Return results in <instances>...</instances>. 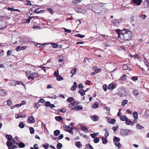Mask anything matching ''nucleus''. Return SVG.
Wrapping results in <instances>:
<instances>
[{"label": "nucleus", "mask_w": 149, "mask_h": 149, "mask_svg": "<svg viewBox=\"0 0 149 149\" xmlns=\"http://www.w3.org/2000/svg\"><path fill=\"white\" fill-rule=\"evenodd\" d=\"M121 39L124 40H128L132 37V33L131 31L124 29L121 31Z\"/></svg>", "instance_id": "f257e3e1"}, {"label": "nucleus", "mask_w": 149, "mask_h": 149, "mask_svg": "<svg viewBox=\"0 0 149 149\" xmlns=\"http://www.w3.org/2000/svg\"><path fill=\"white\" fill-rule=\"evenodd\" d=\"M49 44L50 45V46H53V47H58V45L57 43H34V45H36L37 47H39L38 45L39 46L42 45V46H49Z\"/></svg>", "instance_id": "f03ea898"}, {"label": "nucleus", "mask_w": 149, "mask_h": 149, "mask_svg": "<svg viewBox=\"0 0 149 149\" xmlns=\"http://www.w3.org/2000/svg\"><path fill=\"white\" fill-rule=\"evenodd\" d=\"M100 6L98 4H95L92 6V10L95 13H99L100 11Z\"/></svg>", "instance_id": "7ed1b4c3"}, {"label": "nucleus", "mask_w": 149, "mask_h": 149, "mask_svg": "<svg viewBox=\"0 0 149 149\" xmlns=\"http://www.w3.org/2000/svg\"><path fill=\"white\" fill-rule=\"evenodd\" d=\"M131 132V131L127 129H121L120 131V134L123 136H126Z\"/></svg>", "instance_id": "20e7f679"}, {"label": "nucleus", "mask_w": 149, "mask_h": 149, "mask_svg": "<svg viewBox=\"0 0 149 149\" xmlns=\"http://www.w3.org/2000/svg\"><path fill=\"white\" fill-rule=\"evenodd\" d=\"M20 83V81H15L14 80H12L10 81V84L12 86H15L19 84Z\"/></svg>", "instance_id": "39448f33"}, {"label": "nucleus", "mask_w": 149, "mask_h": 149, "mask_svg": "<svg viewBox=\"0 0 149 149\" xmlns=\"http://www.w3.org/2000/svg\"><path fill=\"white\" fill-rule=\"evenodd\" d=\"M132 116L133 117L134 119V123H136L137 122V120L138 119V113L136 112H134Z\"/></svg>", "instance_id": "423d86ee"}, {"label": "nucleus", "mask_w": 149, "mask_h": 149, "mask_svg": "<svg viewBox=\"0 0 149 149\" xmlns=\"http://www.w3.org/2000/svg\"><path fill=\"white\" fill-rule=\"evenodd\" d=\"M77 102H74L70 104L69 107L71 109H74L75 108V105H77Z\"/></svg>", "instance_id": "0eeeda50"}, {"label": "nucleus", "mask_w": 149, "mask_h": 149, "mask_svg": "<svg viewBox=\"0 0 149 149\" xmlns=\"http://www.w3.org/2000/svg\"><path fill=\"white\" fill-rule=\"evenodd\" d=\"M108 123L110 124H114L116 121V120L114 118L111 119L110 118L107 117Z\"/></svg>", "instance_id": "6e6552de"}, {"label": "nucleus", "mask_w": 149, "mask_h": 149, "mask_svg": "<svg viewBox=\"0 0 149 149\" xmlns=\"http://www.w3.org/2000/svg\"><path fill=\"white\" fill-rule=\"evenodd\" d=\"M27 121L30 123H33L35 122V120L33 117H29L28 118Z\"/></svg>", "instance_id": "1a4fd4ad"}, {"label": "nucleus", "mask_w": 149, "mask_h": 149, "mask_svg": "<svg viewBox=\"0 0 149 149\" xmlns=\"http://www.w3.org/2000/svg\"><path fill=\"white\" fill-rule=\"evenodd\" d=\"M133 2L137 6H139L142 2V0H132Z\"/></svg>", "instance_id": "9d476101"}, {"label": "nucleus", "mask_w": 149, "mask_h": 149, "mask_svg": "<svg viewBox=\"0 0 149 149\" xmlns=\"http://www.w3.org/2000/svg\"><path fill=\"white\" fill-rule=\"evenodd\" d=\"M134 122L131 121L130 120L127 119L126 120V124L127 125H133L134 124Z\"/></svg>", "instance_id": "9b49d317"}, {"label": "nucleus", "mask_w": 149, "mask_h": 149, "mask_svg": "<svg viewBox=\"0 0 149 149\" xmlns=\"http://www.w3.org/2000/svg\"><path fill=\"white\" fill-rule=\"evenodd\" d=\"M77 87V85L75 82H74V84L70 88V89L71 91H74L76 89V88Z\"/></svg>", "instance_id": "f8f14e48"}, {"label": "nucleus", "mask_w": 149, "mask_h": 149, "mask_svg": "<svg viewBox=\"0 0 149 149\" xmlns=\"http://www.w3.org/2000/svg\"><path fill=\"white\" fill-rule=\"evenodd\" d=\"M115 31L118 35V39H120V38H121V31L119 29H116V30H115Z\"/></svg>", "instance_id": "ddd939ff"}, {"label": "nucleus", "mask_w": 149, "mask_h": 149, "mask_svg": "<svg viewBox=\"0 0 149 149\" xmlns=\"http://www.w3.org/2000/svg\"><path fill=\"white\" fill-rule=\"evenodd\" d=\"M143 64L144 65V68H142L143 70L145 71L146 70H148L149 68V67L147 64H146L145 62H143Z\"/></svg>", "instance_id": "4468645a"}, {"label": "nucleus", "mask_w": 149, "mask_h": 149, "mask_svg": "<svg viewBox=\"0 0 149 149\" xmlns=\"http://www.w3.org/2000/svg\"><path fill=\"white\" fill-rule=\"evenodd\" d=\"M112 22L115 25L117 26H118L119 24V20H112Z\"/></svg>", "instance_id": "2eb2a0df"}, {"label": "nucleus", "mask_w": 149, "mask_h": 149, "mask_svg": "<svg viewBox=\"0 0 149 149\" xmlns=\"http://www.w3.org/2000/svg\"><path fill=\"white\" fill-rule=\"evenodd\" d=\"M39 9V8H37L33 12V13H36L37 14H39V13H44V10H40V11H38V10Z\"/></svg>", "instance_id": "dca6fc26"}, {"label": "nucleus", "mask_w": 149, "mask_h": 149, "mask_svg": "<svg viewBox=\"0 0 149 149\" xmlns=\"http://www.w3.org/2000/svg\"><path fill=\"white\" fill-rule=\"evenodd\" d=\"M91 119L94 121H97L98 120V116L96 115H94L91 117Z\"/></svg>", "instance_id": "f3484780"}, {"label": "nucleus", "mask_w": 149, "mask_h": 149, "mask_svg": "<svg viewBox=\"0 0 149 149\" xmlns=\"http://www.w3.org/2000/svg\"><path fill=\"white\" fill-rule=\"evenodd\" d=\"M70 72L72 74L71 77H72L74 75V74H76V68H75L71 70L70 71Z\"/></svg>", "instance_id": "a211bd4d"}, {"label": "nucleus", "mask_w": 149, "mask_h": 149, "mask_svg": "<svg viewBox=\"0 0 149 149\" xmlns=\"http://www.w3.org/2000/svg\"><path fill=\"white\" fill-rule=\"evenodd\" d=\"M132 94L136 96H138L139 94V91L138 90H136L133 92Z\"/></svg>", "instance_id": "6ab92c4d"}, {"label": "nucleus", "mask_w": 149, "mask_h": 149, "mask_svg": "<svg viewBox=\"0 0 149 149\" xmlns=\"http://www.w3.org/2000/svg\"><path fill=\"white\" fill-rule=\"evenodd\" d=\"M78 93L81 94V96L84 95H85V91L84 90L80 89L79 90Z\"/></svg>", "instance_id": "aec40b11"}, {"label": "nucleus", "mask_w": 149, "mask_h": 149, "mask_svg": "<svg viewBox=\"0 0 149 149\" xmlns=\"http://www.w3.org/2000/svg\"><path fill=\"white\" fill-rule=\"evenodd\" d=\"M98 103L97 102H95L93 104L92 108L93 109L97 108L98 107Z\"/></svg>", "instance_id": "412c9836"}, {"label": "nucleus", "mask_w": 149, "mask_h": 149, "mask_svg": "<svg viewBox=\"0 0 149 149\" xmlns=\"http://www.w3.org/2000/svg\"><path fill=\"white\" fill-rule=\"evenodd\" d=\"M143 4L145 5L143 6L144 8H146L148 7L149 6V2L146 0V1H144L143 3Z\"/></svg>", "instance_id": "4be33fe9"}, {"label": "nucleus", "mask_w": 149, "mask_h": 149, "mask_svg": "<svg viewBox=\"0 0 149 149\" xmlns=\"http://www.w3.org/2000/svg\"><path fill=\"white\" fill-rule=\"evenodd\" d=\"M128 119L127 117L123 115L120 116V119L122 121H125Z\"/></svg>", "instance_id": "5701e85b"}, {"label": "nucleus", "mask_w": 149, "mask_h": 149, "mask_svg": "<svg viewBox=\"0 0 149 149\" xmlns=\"http://www.w3.org/2000/svg\"><path fill=\"white\" fill-rule=\"evenodd\" d=\"M19 141L18 137L17 136L15 137L13 139V142L14 143H16L17 144V142L18 141Z\"/></svg>", "instance_id": "b1692460"}, {"label": "nucleus", "mask_w": 149, "mask_h": 149, "mask_svg": "<svg viewBox=\"0 0 149 149\" xmlns=\"http://www.w3.org/2000/svg\"><path fill=\"white\" fill-rule=\"evenodd\" d=\"M55 119L57 121H60L62 120L63 118L61 116H56L55 117Z\"/></svg>", "instance_id": "393cba45"}, {"label": "nucleus", "mask_w": 149, "mask_h": 149, "mask_svg": "<svg viewBox=\"0 0 149 149\" xmlns=\"http://www.w3.org/2000/svg\"><path fill=\"white\" fill-rule=\"evenodd\" d=\"M26 47H17L16 50L18 51H19L21 50H25Z\"/></svg>", "instance_id": "a878e982"}, {"label": "nucleus", "mask_w": 149, "mask_h": 149, "mask_svg": "<svg viewBox=\"0 0 149 149\" xmlns=\"http://www.w3.org/2000/svg\"><path fill=\"white\" fill-rule=\"evenodd\" d=\"M75 145L77 148H80L82 146L81 144V143L79 141L76 142L75 143Z\"/></svg>", "instance_id": "bb28decb"}, {"label": "nucleus", "mask_w": 149, "mask_h": 149, "mask_svg": "<svg viewBox=\"0 0 149 149\" xmlns=\"http://www.w3.org/2000/svg\"><path fill=\"white\" fill-rule=\"evenodd\" d=\"M82 0H74L72 1V3L74 4H76L81 2Z\"/></svg>", "instance_id": "cd10ccee"}, {"label": "nucleus", "mask_w": 149, "mask_h": 149, "mask_svg": "<svg viewBox=\"0 0 149 149\" xmlns=\"http://www.w3.org/2000/svg\"><path fill=\"white\" fill-rule=\"evenodd\" d=\"M114 84H110L108 87V88L109 90H111L113 89L114 88Z\"/></svg>", "instance_id": "c85d7f7f"}, {"label": "nucleus", "mask_w": 149, "mask_h": 149, "mask_svg": "<svg viewBox=\"0 0 149 149\" xmlns=\"http://www.w3.org/2000/svg\"><path fill=\"white\" fill-rule=\"evenodd\" d=\"M6 138L7 139L8 141H11L12 138L11 135L7 134L6 136Z\"/></svg>", "instance_id": "c756f323"}, {"label": "nucleus", "mask_w": 149, "mask_h": 149, "mask_svg": "<svg viewBox=\"0 0 149 149\" xmlns=\"http://www.w3.org/2000/svg\"><path fill=\"white\" fill-rule=\"evenodd\" d=\"M63 78L61 77V76L60 75H58L56 77V79L57 81H61L63 80Z\"/></svg>", "instance_id": "7c9ffc66"}, {"label": "nucleus", "mask_w": 149, "mask_h": 149, "mask_svg": "<svg viewBox=\"0 0 149 149\" xmlns=\"http://www.w3.org/2000/svg\"><path fill=\"white\" fill-rule=\"evenodd\" d=\"M136 127L137 129L139 130L142 129L144 128L143 127L140 125V124L138 123L136 124Z\"/></svg>", "instance_id": "2f4dec72"}, {"label": "nucleus", "mask_w": 149, "mask_h": 149, "mask_svg": "<svg viewBox=\"0 0 149 149\" xmlns=\"http://www.w3.org/2000/svg\"><path fill=\"white\" fill-rule=\"evenodd\" d=\"M114 144L115 146H116L119 149L121 147V144L119 142H116L114 143Z\"/></svg>", "instance_id": "473e14b6"}, {"label": "nucleus", "mask_w": 149, "mask_h": 149, "mask_svg": "<svg viewBox=\"0 0 149 149\" xmlns=\"http://www.w3.org/2000/svg\"><path fill=\"white\" fill-rule=\"evenodd\" d=\"M12 144L13 143L10 141H8L6 143V145L8 147L11 146Z\"/></svg>", "instance_id": "72a5a7b5"}, {"label": "nucleus", "mask_w": 149, "mask_h": 149, "mask_svg": "<svg viewBox=\"0 0 149 149\" xmlns=\"http://www.w3.org/2000/svg\"><path fill=\"white\" fill-rule=\"evenodd\" d=\"M74 99L73 97H70L68 98L67 99V101L69 102H70L74 101Z\"/></svg>", "instance_id": "f704fd0d"}, {"label": "nucleus", "mask_w": 149, "mask_h": 149, "mask_svg": "<svg viewBox=\"0 0 149 149\" xmlns=\"http://www.w3.org/2000/svg\"><path fill=\"white\" fill-rule=\"evenodd\" d=\"M59 61L60 62H62L64 61L63 57L62 55H60L58 57Z\"/></svg>", "instance_id": "c9c22d12"}, {"label": "nucleus", "mask_w": 149, "mask_h": 149, "mask_svg": "<svg viewBox=\"0 0 149 149\" xmlns=\"http://www.w3.org/2000/svg\"><path fill=\"white\" fill-rule=\"evenodd\" d=\"M102 142L103 144H106L107 142V140L104 138V137L102 138Z\"/></svg>", "instance_id": "e433bc0d"}, {"label": "nucleus", "mask_w": 149, "mask_h": 149, "mask_svg": "<svg viewBox=\"0 0 149 149\" xmlns=\"http://www.w3.org/2000/svg\"><path fill=\"white\" fill-rule=\"evenodd\" d=\"M19 127L21 128H23L24 127V124L23 123L21 122L20 123L19 125Z\"/></svg>", "instance_id": "4c0bfd02"}, {"label": "nucleus", "mask_w": 149, "mask_h": 149, "mask_svg": "<svg viewBox=\"0 0 149 149\" xmlns=\"http://www.w3.org/2000/svg\"><path fill=\"white\" fill-rule=\"evenodd\" d=\"M120 140V138L116 136H115L113 138V141L116 142H119Z\"/></svg>", "instance_id": "58836bf2"}, {"label": "nucleus", "mask_w": 149, "mask_h": 149, "mask_svg": "<svg viewBox=\"0 0 149 149\" xmlns=\"http://www.w3.org/2000/svg\"><path fill=\"white\" fill-rule=\"evenodd\" d=\"M83 109V107L79 105L77 107L75 108V109L77 111H79V110H82Z\"/></svg>", "instance_id": "ea45409f"}, {"label": "nucleus", "mask_w": 149, "mask_h": 149, "mask_svg": "<svg viewBox=\"0 0 149 149\" xmlns=\"http://www.w3.org/2000/svg\"><path fill=\"white\" fill-rule=\"evenodd\" d=\"M60 131L58 130H56L54 132V134L56 136H58L60 133Z\"/></svg>", "instance_id": "a19ab883"}, {"label": "nucleus", "mask_w": 149, "mask_h": 149, "mask_svg": "<svg viewBox=\"0 0 149 149\" xmlns=\"http://www.w3.org/2000/svg\"><path fill=\"white\" fill-rule=\"evenodd\" d=\"M29 130L31 134H33L34 133V130L33 127H30L29 129Z\"/></svg>", "instance_id": "79ce46f5"}, {"label": "nucleus", "mask_w": 149, "mask_h": 149, "mask_svg": "<svg viewBox=\"0 0 149 149\" xmlns=\"http://www.w3.org/2000/svg\"><path fill=\"white\" fill-rule=\"evenodd\" d=\"M25 146V144L22 142H20L18 144L19 147L20 148H24Z\"/></svg>", "instance_id": "37998d69"}, {"label": "nucleus", "mask_w": 149, "mask_h": 149, "mask_svg": "<svg viewBox=\"0 0 149 149\" xmlns=\"http://www.w3.org/2000/svg\"><path fill=\"white\" fill-rule=\"evenodd\" d=\"M56 147L58 149H61L62 147V145L61 143H58Z\"/></svg>", "instance_id": "c03bdc74"}, {"label": "nucleus", "mask_w": 149, "mask_h": 149, "mask_svg": "<svg viewBox=\"0 0 149 149\" xmlns=\"http://www.w3.org/2000/svg\"><path fill=\"white\" fill-rule=\"evenodd\" d=\"M128 100H124L121 103V105L123 106H125L128 102Z\"/></svg>", "instance_id": "a18cd8bd"}, {"label": "nucleus", "mask_w": 149, "mask_h": 149, "mask_svg": "<svg viewBox=\"0 0 149 149\" xmlns=\"http://www.w3.org/2000/svg\"><path fill=\"white\" fill-rule=\"evenodd\" d=\"M75 36L77 37H78L80 38H84L85 37L84 35L80 34H76L75 35Z\"/></svg>", "instance_id": "49530a36"}, {"label": "nucleus", "mask_w": 149, "mask_h": 149, "mask_svg": "<svg viewBox=\"0 0 149 149\" xmlns=\"http://www.w3.org/2000/svg\"><path fill=\"white\" fill-rule=\"evenodd\" d=\"M5 95V92L3 90L0 89V95L3 96Z\"/></svg>", "instance_id": "de8ad7c7"}, {"label": "nucleus", "mask_w": 149, "mask_h": 149, "mask_svg": "<svg viewBox=\"0 0 149 149\" xmlns=\"http://www.w3.org/2000/svg\"><path fill=\"white\" fill-rule=\"evenodd\" d=\"M103 88L104 90L106 92L107 90V86L106 84H104L103 86Z\"/></svg>", "instance_id": "09e8293b"}, {"label": "nucleus", "mask_w": 149, "mask_h": 149, "mask_svg": "<svg viewBox=\"0 0 149 149\" xmlns=\"http://www.w3.org/2000/svg\"><path fill=\"white\" fill-rule=\"evenodd\" d=\"M140 17L143 20L145 19L146 17V15L145 14L142 15H140Z\"/></svg>", "instance_id": "8fccbe9b"}, {"label": "nucleus", "mask_w": 149, "mask_h": 149, "mask_svg": "<svg viewBox=\"0 0 149 149\" xmlns=\"http://www.w3.org/2000/svg\"><path fill=\"white\" fill-rule=\"evenodd\" d=\"M87 130V128L86 126H84L82 127L81 130L83 131H84Z\"/></svg>", "instance_id": "3c124183"}, {"label": "nucleus", "mask_w": 149, "mask_h": 149, "mask_svg": "<svg viewBox=\"0 0 149 149\" xmlns=\"http://www.w3.org/2000/svg\"><path fill=\"white\" fill-rule=\"evenodd\" d=\"M42 146L45 149H47L49 147V144L47 143L43 144Z\"/></svg>", "instance_id": "603ef678"}, {"label": "nucleus", "mask_w": 149, "mask_h": 149, "mask_svg": "<svg viewBox=\"0 0 149 149\" xmlns=\"http://www.w3.org/2000/svg\"><path fill=\"white\" fill-rule=\"evenodd\" d=\"M50 104H51L49 102L47 101V102H46L45 104V105L46 107H49L50 106Z\"/></svg>", "instance_id": "864d4df0"}, {"label": "nucleus", "mask_w": 149, "mask_h": 149, "mask_svg": "<svg viewBox=\"0 0 149 149\" xmlns=\"http://www.w3.org/2000/svg\"><path fill=\"white\" fill-rule=\"evenodd\" d=\"M125 74L123 75L122 77H121V78H120V79H119V80L121 81H123V80H124L125 79Z\"/></svg>", "instance_id": "5fc2aeb1"}, {"label": "nucleus", "mask_w": 149, "mask_h": 149, "mask_svg": "<svg viewBox=\"0 0 149 149\" xmlns=\"http://www.w3.org/2000/svg\"><path fill=\"white\" fill-rule=\"evenodd\" d=\"M59 72L58 70L57 69L56 71L54 73V76L56 77V76H58V75Z\"/></svg>", "instance_id": "6e6d98bb"}, {"label": "nucleus", "mask_w": 149, "mask_h": 149, "mask_svg": "<svg viewBox=\"0 0 149 149\" xmlns=\"http://www.w3.org/2000/svg\"><path fill=\"white\" fill-rule=\"evenodd\" d=\"M99 139L98 138H96L94 139V142L95 143H98L99 141Z\"/></svg>", "instance_id": "4d7b16f0"}, {"label": "nucleus", "mask_w": 149, "mask_h": 149, "mask_svg": "<svg viewBox=\"0 0 149 149\" xmlns=\"http://www.w3.org/2000/svg\"><path fill=\"white\" fill-rule=\"evenodd\" d=\"M12 51L10 50H8L7 52V55L8 56H10L11 54L12 53Z\"/></svg>", "instance_id": "13d9d810"}, {"label": "nucleus", "mask_w": 149, "mask_h": 149, "mask_svg": "<svg viewBox=\"0 0 149 149\" xmlns=\"http://www.w3.org/2000/svg\"><path fill=\"white\" fill-rule=\"evenodd\" d=\"M7 105L9 106H10L12 104V101L11 100H8L7 102Z\"/></svg>", "instance_id": "bf43d9fd"}, {"label": "nucleus", "mask_w": 149, "mask_h": 149, "mask_svg": "<svg viewBox=\"0 0 149 149\" xmlns=\"http://www.w3.org/2000/svg\"><path fill=\"white\" fill-rule=\"evenodd\" d=\"M63 127L64 128V130L67 132L69 130V129H68V127L65 125L63 126Z\"/></svg>", "instance_id": "052dcab7"}, {"label": "nucleus", "mask_w": 149, "mask_h": 149, "mask_svg": "<svg viewBox=\"0 0 149 149\" xmlns=\"http://www.w3.org/2000/svg\"><path fill=\"white\" fill-rule=\"evenodd\" d=\"M131 79H132L134 81H136L138 79V77L136 76H134L132 77Z\"/></svg>", "instance_id": "680f3d73"}, {"label": "nucleus", "mask_w": 149, "mask_h": 149, "mask_svg": "<svg viewBox=\"0 0 149 149\" xmlns=\"http://www.w3.org/2000/svg\"><path fill=\"white\" fill-rule=\"evenodd\" d=\"M128 68V66L126 65H123V68L124 70H127Z\"/></svg>", "instance_id": "e2e57ef3"}, {"label": "nucleus", "mask_w": 149, "mask_h": 149, "mask_svg": "<svg viewBox=\"0 0 149 149\" xmlns=\"http://www.w3.org/2000/svg\"><path fill=\"white\" fill-rule=\"evenodd\" d=\"M59 111L62 113H65L66 112V110L65 109H59Z\"/></svg>", "instance_id": "0e129e2a"}, {"label": "nucleus", "mask_w": 149, "mask_h": 149, "mask_svg": "<svg viewBox=\"0 0 149 149\" xmlns=\"http://www.w3.org/2000/svg\"><path fill=\"white\" fill-rule=\"evenodd\" d=\"M47 10H48L51 14H53V11L52 9L50 8H48L47 9Z\"/></svg>", "instance_id": "69168bd1"}, {"label": "nucleus", "mask_w": 149, "mask_h": 149, "mask_svg": "<svg viewBox=\"0 0 149 149\" xmlns=\"http://www.w3.org/2000/svg\"><path fill=\"white\" fill-rule=\"evenodd\" d=\"M79 89H82L83 88V86L82 84H80L78 86Z\"/></svg>", "instance_id": "338daca9"}, {"label": "nucleus", "mask_w": 149, "mask_h": 149, "mask_svg": "<svg viewBox=\"0 0 149 149\" xmlns=\"http://www.w3.org/2000/svg\"><path fill=\"white\" fill-rule=\"evenodd\" d=\"M34 104L35 105V107L36 108H38L40 106L38 102H36Z\"/></svg>", "instance_id": "774afa93"}]
</instances>
